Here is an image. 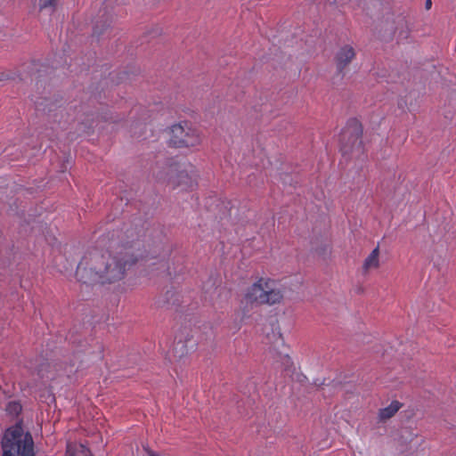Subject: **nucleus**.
Masks as SVG:
<instances>
[{"label":"nucleus","mask_w":456,"mask_h":456,"mask_svg":"<svg viewBox=\"0 0 456 456\" xmlns=\"http://www.w3.org/2000/svg\"><path fill=\"white\" fill-rule=\"evenodd\" d=\"M137 263L136 256L111 246L109 249L88 248L77 265L76 277L86 285L114 284L125 279Z\"/></svg>","instance_id":"1"},{"label":"nucleus","mask_w":456,"mask_h":456,"mask_svg":"<svg viewBox=\"0 0 456 456\" xmlns=\"http://www.w3.org/2000/svg\"><path fill=\"white\" fill-rule=\"evenodd\" d=\"M145 224L139 220L136 223L124 224L121 227L113 230L111 232L110 246L125 252L126 255L136 256V261L158 260L160 267L165 269L167 266V250L163 243L156 245L145 244L142 238L145 235Z\"/></svg>","instance_id":"2"},{"label":"nucleus","mask_w":456,"mask_h":456,"mask_svg":"<svg viewBox=\"0 0 456 456\" xmlns=\"http://www.w3.org/2000/svg\"><path fill=\"white\" fill-rule=\"evenodd\" d=\"M284 298L285 287L281 283L262 277L247 288L241 304L246 309H253L265 305H280Z\"/></svg>","instance_id":"3"},{"label":"nucleus","mask_w":456,"mask_h":456,"mask_svg":"<svg viewBox=\"0 0 456 456\" xmlns=\"http://www.w3.org/2000/svg\"><path fill=\"white\" fill-rule=\"evenodd\" d=\"M154 175L160 183H166L174 188L192 189L197 185L198 175L191 167L179 163H168L159 167Z\"/></svg>","instance_id":"4"},{"label":"nucleus","mask_w":456,"mask_h":456,"mask_svg":"<svg viewBox=\"0 0 456 456\" xmlns=\"http://www.w3.org/2000/svg\"><path fill=\"white\" fill-rule=\"evenodd\" d=\"M2 449V456H35L33 438L23 432L20 423L5 431Z\"/></svg>","instance_id":"5"},{"label":"nucleus","mask_w":456,"mask_h":456,"mask_svg":"<svg viewBox=\"0 0 456 456\" xmlns=\"http://www.w3.org/2000/svg\"><path fill=\"white\" fill-rule=\"evenodd\" d=\"M410 34V27L403 15L387 13L383 16L379 27V36L381 40L400 43L407 39Z\"/></svg>","instance_id":"6"},{"label":"nucleus","mask_w":456,"mask_h":456,"mask_svg":"<svg viewBox=\"0 0 456 456\" xmlns=\"http://www.w3.org/2000/svg\"><path fill=\"white\" fill-rule=\"evenodd\" d=\"M170 134V143L175 147H194L201 142L199 132L188 123L174 125Z\"/></svg>","instance_id":"7"},{"label":"nucleus","mask_w":456,"mask_h":456,"mask_svg":"<svg viewBox=\"0 0 456 456\" xmlns=\"http://www.w3.org/2000/svg\"><path fill=\"white\" fill-rule=\"evenodd\" d=\"M361 126L354 123L346 126L340 134V151L344 155H350L361 149Z\"/></svg>","instance_id":"8"},{"label":"nucleus","mask_w":456,"mask_h":456,"mask_svg":"<svg viewBox=\"0 0 456 456\" xmlns=\"http://www.w3.org/2000/svg\"><path fill=\"white\" fill-rule=\"evenodd\" d=\"M196 340L191 334L181 335L175 341L173 347L174 356L182 359L193 351L196 347Z\"/></svg>","instance_id":"9"},{"label":"nucleus","mask_w":456,"mask_h":456,"mask_svg":"<svg viewBox=\"0 0 456 456\" xmlns=\"http://www.w3.org/2000/svg\"><path fill=\"white\" fill-rule=\"evenodd\" d=\"M416 438H418L416 430L412 428L406 427L399 430L395 441L402 451H406L411 448V444Z\"/></svg>","instance_id":"10"},{"label":"nucleus","mask_w":456,"mask_h":456,"mask_svg":"<svg viewBox=\"0 0 456 456\" xmlns=\"http://www.w3.org/2000/svg\"><path fill=\"white\" fill-rule=\"evenodd\" d=\"M355 51L351 45L342 46L336 54V64L339 72H342L354 59Z\"/></svg>","instance_id":"11"},{"label":"nucleus","mask_w":456,"mask_h":456,"mask_svg":"<svg viewBox=\"0 0 456 456\" xmlns=\"http://www.w3.org/2000/svg\"><path fill=\"white\" fill-rule=\"evenodd\" d=\"M61 102V98L55 94H47L45 96H37L35 104L37 110L42 112H50Z\"/></svg>","instance_id":"12"},{"label":"nucleus","mask_w":456,"mask_h":456,"mask_svg":"<svg viewBox=\"0 0 456 456\" xmlns=\"http://www.w3.org/2000/svg\"><path fill=\"white\" fill-rule=\"evenodd\" d=\"M35 98L37 96H45L52 94V86L46 76L39 75L34 83Z\"/></svg>","instance_id":"13"},{"label":"nucleus","mask_w":456,"mask_h":456,"mask_svg":"<svg viewBox=\"0 0 456 456\" xmlns=\"http://www.w3.org/2000/svg\"><path fill=\"white\" fill-rule=\"evenodd\" d=\"M379 248L377 247L364 260L362 272L364 274H367L373 270L379 269Z\"/></svg>","instance_id":"14"},{"label":"nucleus","mask_w":456,"mask_h":456,"mask_svg":"<svg viewBox=\"0 0 456 456\" xmlns=\"http://www.w3.org/2000/svg\"><path fill=\"white\" fill-rule=\"evenodd\" d=\"M402 404L397 402H392L387 407L382 408L378 412L379 422L385 423L393 418L396 412L400 410Z\"/></svg>","instance_id":"15"},{"label":"nucleus","mask_w":456,"mask_h":456,"mask_svg":"<svg viewBox=\"0 0 456 456\" xmlns=\"http://www.w3.org/2000/svg\"><path fill=\"white\" fill-rule=\"evenodd\" d=\"M66 456H92L91 452L82 444H68Z\"/></svg>","instance_id":"16"},{"label":"nucleus","mask_w":456,"mask_h":456,"mask_svg":"<svg viewBox=\"0 0 456 456\" xmlns=\"http://www.w3.org/2000/svg\"><path fill=\"white\" fill-rule=\"evenodd\" d=\"M109 26L110 24L107 20L101 22L96 21L93 28L92 37L98 39L103 34V32L109 28Z\"/></svg>","instance_id":"17"},{"label":"nucleus","mask_w":456,"mask_h":456,"mask_svg":"<svg viewBox=\"0 0 456 456\" xmlns=\"http://www.w3.org/2000/svg\"><path fill=\"white\" fill-rule=\"evenodd\" d=\"M22 410L21 404L19 402H10L6 406V411L11 416H17Z\"/></svg>","instance_id":"18"},{"label":"nucleus","mask_w":456,"mask_h":456,"mask_svg":"<svg viewBox=\"0 0 456 456\" xmlns=\"http://www.w3.org/2000/svg\"><path fill=\"white\" fill-rule=\"evenodd\" d=\"M313 248L320 255H326L330 250V245L327 240H323L320 245H314L313 243Z\"/></svg>","instance_id":"19"},{"label":"nucleus","mask_w":456,"mask_h":456,"mask_svg":"<svg viewBox=\"0 0 456 456\" xmlns=\"http://www.w3.org/2000/svg\"><path fill=\"white\" fill-rule=\"evenodd\" d=\"M58 0H39L38 8L39 11H44L47 9H53L55 4Z\"/></svg>","instance_id":"20"},{"label":"nucleus","mask_w":456,"mask_h":456,"mask_svg":"<svg viewBox=\"0 0 456 456\" xmlns=\"http://www.w3.org/2000/svg\"><path fill=\"white\" fill-rule=\"evenodd\" d=\"M431 4H432L431 0H427L426 1V7H427V9H429L431 7Z\"/></svg>","instance_id":"21"}]
</instances>
